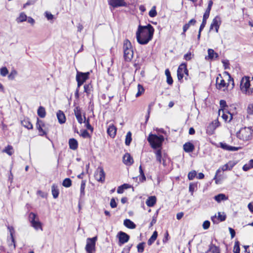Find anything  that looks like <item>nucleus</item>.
I'll use <instances>...</instances> for the list:
<instances>
[{
	"label": "nucleus",
	"mask_w": 253,
	"mask_h": 253,
	"mask_svg": "<svg viewBox=\"0 0 253 253\" xmlns=\"http://www.w3.org/2000/svg\"><path fill=\"white\" fill-rule=\"evenodd\" d=\"M154 29L152 25L138 26L136 33V40L140 44H147L153 38Z\"/></svg>",
	"instance_id": "f257e3e1"
},
{
	"label": "nucleus",
	"mask_w": 253,
	"mask_h": 253,
	"mask_svg": "<svg viewBox=\"0 0 253 253\" xmlns=\"http://www.w3.org/2000/svg\"><path fill=\"white\" fill-rule=\"evenodd\" d=\"M242 92L246 95H253V77L245 76L242 78L240 82Z\"/></svg>",
	"instance_id": "f03ea898"
},
{
	"label": "nucleus",
	"mask_w": 253,
	"mask_h": 253,
	"mask_svg": "<svg viewBox=\"0 0 253 253\" xmlns=\"http://www.w3.org/2000/svg\"><path fill=\"white\" fill-rule=\"evenodd\" d=\"M238 138L243 141L251 140L253 136V129L251 127L241 128L236 133Z\"/></svg>",
	"instance_id": "7ed1b4c3"
},
{
	"label": "nucleus",
	"mask_w": 253,
	"mask_h": 253,
	"mask_svg": "<svg viewBox=\"0 0 253 253\" xmlns=\"http://www.w3.org/2000/svg\"><path fill=\"white\" fill-rule=\"evenodd\" d=\"M147 140L153 148L157 149L161 146L164 140V137L163 135L158 136L155 134H150L147 138Z\"/></svg>",
	"instance_id": "20e7f679"
},
{
	"label": "nucleus",
	"mask_w": 253,
	"mask_h": 253,
	"mask_svg": "<svg viewBox=\"0 0 253 253\" xmlns=\"http://www.w3.org/2000/svg\"><path fill=\"white\" fill-rule=\"evenodd\" d=\"M124 56L125 60L127 62H129L133 56V51L132 50L131 42L128 40H125L124 42Z\"/></svg>",
	"instance_id": "39448f33"
},
{
	"label": "nucleus",
	"mask_w": 253,
	"mask_h": 253,
	"mask_svg": "<svg viewBox=\"0 0 253 253\" xmlns=\"http://www.w3.org/2000/svg\"><path fill=\"white\" fill-rule=\"evenodd\" d=\"M225 73L228 76V83L227 84L225 83L220 74H219L216 78V86L218 89H221L225 86H228L230 82L232 83V87L234 86L233 79L231 77L228 73L225 72Z\"/></svg>",
	"instance_id": "423d86ee"
},
{
	"label": "nucleus",
	"mask_w": 253,
	"mask_h": 253,
	"mask_svg": "<svg viewBox=\"0 0 253 253\" xmlns=\"http://www.w3.org/2000/svg\"><path fill=\"white\" fill-rule=\"evenodd\" d=\"M29 221L31 226L36 230H42V223L39 221L38 215L34 212H30L29 215Z\"/></svg>",
	"instance_id": "0eeeda50"
},
{
	"label": "nucleus",
	"mask_w": 253,
	"mask_h": 253,
	"mask_svg": "<svg viewBox=\"0 0 253 253\" xmlns=\"http://www.w3.org/2000/svg\"><path fill=\"white\" fill-rule=\"evenodd\" d=\"M97 237L86 239V245L85 248L86 252L93 253L95 251V243L97 241Z\"/></svg>",
	"instance_id": "6e6552de"
},
{
	"label": "nucleus",
	"mask_w": 253,
	"mask_h": 253,
	"mask_svg": "<svg viewBox=\"0 0 253 253\" xmlns=\"http://www.w3.org/2000/svg\"><path fill=\"white\" fill-rule=\"evenodd\" d=\"M89 72L82 73L78 72L76 80L78 82V87L81 86L89 78Z\"/></svg>",
	"instance_id": "1a4fd4ad"
},
{
	"label": "nucleus",
	"mask_w": 253,
	"mask_h": 253,
	"mask_svg": "<svg viewBox=\"0 0 253 253\" xmlns=\"http://www.w3.org/2000/svg\"><path fill=\"white\" fill-rule=\"evenodd\" d=\"M221 24V18L219 16H216L214 17V18L212 20V21L210 26V30L215 29V32L216 33L218 32V30L219 27Z\"/></svg>",
	"instance_id": "9d476101"
},
{
	"label": "nucleus",
	"mask_w": 253,
	"mask_h": 253,
	"mask_svg": "<svg viewBox=\"0 0 253 253\" xmlns=\"http://www.w3.org/2000/svg\"><path fill=\"white\" fill-rule=\"evenodd\" d=\"M36 127L39 131L40 135L43 136L46 134V131L45 129V124L42 121L39 120L38 118H37Z\"/></svg>",
	"instance_id": "9b49d317"
},
{
	"label": "nucleus",
	"mask_w": 253,
	"mask_h": 253,
	"mask_svg": "<svg viewBox=\"0 0 253 253\" xmlns=\"http://www.w3.org/2000/svg\"><path fill=\"white\" fill-rule=\"evenodd\" d=\"M117 237L119 238V245L120 246L127 242L129 239V236L122 231H120L118 233Z\"/></svg>",
	"instance_id": "f8f14e48"
},
{
	"label": "nucleus",
	"mask_w": 253,
	"mask_h": 253,
	"mask_svg": "<svg viewBox=\"0 0 253 253\" xmlns=\"http://www.w3.org/2000/svg\"><path fill=\"white\" fill-rule=\"evenodd\" d=\"M94 178L98 181H103L105 178V174L101 168H98L94 173Z\"/></svg>",
	"instance_id": "ddd939ff"
},
{
	"label": "nucleus",
	"mask_w": 253,
	"mask_h": 253,
	"mask_svg": "<svg viewBox=\"0 0 253 253\" xmlns=\"http://www.w3.org/2000/svg\"><path fill=\"white\" fill-rule=\"evenodd\" d=\"M211 219L213 223L217 224L220 221H223L226 219V215L224 213H221L219 212L218 213V216L215 215L211 217Z\"/></svg>",
	"instance_id": "4468645a"
},
{
	"label": "nucleus",
	"mask_w": 253,
	"mask_h": 253,
	"mask_svg": "<svg viewBox=\"0 0 253 253\" xmlns=\"http://www.w3.org/2000/svg\"><path fill=\"white\" fill-rule=\"evenodd\" d=\"M184 71L187 72V69L185 64H181L178 68L177 74L178 80H181L184 77Z\"/></svg>",
	"instance_id": "2eb2a0df"
},
{
	"label": "nucleus",
	"mask_w": 253,
	"mask_h": 253,
	"mask_svg": "<svg viewBox=\"0 0 253 253\" xmlns=\"http://www.w3.org/2000/svg\"><path fill=\"white\" fill-rule=\"evenodd\" d=\"M123 163L126 166H130L133 163V159L129 153H126L123 156Z\"/></svg>",
	"instance_id": "dca6fc26"
},
{
	"label": "nucleus",
	"mask_w": 253,
	"mask_h": 253,
	"mask_svg": "<svg viewBox=\"0 0 253 253\" xmlns=\"http://www.w3.org/2000/svg\"><path fill=\"white\" fill-rule=\"evenodd\" d=\"M221 113H222V118L225 122H230V121L232 119V114L228 111H225L224 109H222V111L220 110L219 111V115H220Z\"/></svg>",
	"instance_id": "f3484780"
},
{
	"label": "nucleus",
	"mask_w": 253,
	"mask_h": 253,
	"mask_svg": "<svg viewBox=\"0 0 253 253\" xmlns=\"http://www.w3.org/2000/svg\"><path fill=\"white\" fill-rule=\"evenodd\" d=\"M220 145L221 148L229 151H238L240 149V147L231 146L223 142H221L220 143Z\"/></svg>",
	"instance_id": "a211bd4d"
},
{
	"label": "nucleus",
	"mask_w": 253,
	"mask_h": 253,
	"mask_svg": "<svg viewBox=\"0 0 253 253\" xmlns=\"http://www.w3.org/2000/svg\"><path fill=\"white\" fill-rule=\"evenodd\" d=\"M126 5L127 4L124 0H112V7H118Z\"/></svg>",
	"instance_id": "6ab92c4d"
},
{
	"label": "nucleus",
	"mask_w": 253,
	"mask_h": 253,
	"mask_svg": "<svg viewBox=\"0 0 253 253\" xmlns=\"http://www.w3.org/2000/svg\"><path fill=\"white\" fill-rule=\"evenodd\" d=\"M75 115L80 124H82L83 120L82 117L81 109L79 107H76L74 109Z\"/></svg>",
	"instance_id": "aec40b11"
},
{
	"label": "nucleus",
	"mask_w": 253,
	"mask_h": 253,
	"mask_svg": "<svg viewBox=\"0 0 253 253\" xmlns=\"http://www.w3.org/2000/svg\"><path fill=\"white\" fill-rule=\"evenodd\" d=\"M195 147L191 142H187L183 145L184 150L187 153L192 152L194 150Z\"/></svg>",
	"instance_id": "412c9836"
},
{
	"label": "nucleus",
	"mask_w": 253,
	"mask_h": 253,
	"mask_svg": "<svg viewBox=\"0 0 253 253\" xmlns=\"http://www.w3.org/2000/svg\"><path fill=\"white\" fill-rule=\"evenodd\" d=\"M56 115H57V117L58 122L60 124H62L65 123L66 117H65V114H64V113L62 111L59 110L57 112Z\"/></svg>",
	"instance_id": "4be33fe9"
},
{
	"label": "nucleus",
	"mask_w": 253,
	"mask_h": 253,
	"mask_svg": "<svg viewBox=\"0 0 253 253\" xmlns=\"http://www.w3.org/2000/svg\"><path fill=\"white\" fill-rule=\"evenodd\" d=\"M196 23V20L195 19H191L188 23L185 24L183 27L182 35H185L186 31L189 28L191 25H194Z\"/></svg>",
	"instance_id": "5701e85b"
},
{
	"label": "nucleus",
	"mask_w": 253,
	"mask_h": 253,
	"mask_svg": "<svg viewBox=\"0 0 253 253\" xmlns=\"http://www.w3.org/2000/svg\"><path fill=\"white\" fill-rule=\"evenodd\" d=\"M7 228L9 230L10 233V238L9 239H11V242L13 243V248L15 249L16 245L15 243V240L13 236V234L14 233V229L12 226H7Z\"/></svg>",
	"instance_id": "b1692460"
},
{
	"label": "nucleus",
	"mask_w": 253,
	"mask_h": 253,
	"mask_svg": "<svg viewBox=\"0 0 253 253\" xmlns=\"http://www.w3.org/2000/svg\"><path fill=\"white\" fill-rule=\"evenodd\" d=\"M69 145L70 148L73 150H75L77 149L78 146V141L74 138H71L69 141Z\"/></svg>",
	"instance_id": "393cba45"
},
{
	"label": "nucleus",
	"mask_w": 253,
	"mask_h": 253,
	"mask_svg": "<svg viewBox=\"0 0 253 253\" xmlns=\"http://www.w3.org/2000/svg\"><path fill=\"white\" fill-rule=\"evenodd\" d=\"M156 203V198L155 196H150L146 201V204L149 207H153Z\"/></svg>",
	"instance_id": "a878e982"
},
{
	"label": "nucleus",
	"mask_w": 253,
	"mask_h": 253,
	"mask_svg": "<svg viewBox=\"0 0 253 253\" xmlns=\"http://www.w3.org/2000/svg\"><path fill=\"white\" fill-rule=\"evenodd\" d=\"M124 225L129 229H134L136 227V225L131 220L128 219H126L124 221Z\"/></svg>",
	"instance_id": "bb28decb"
},
{
	"label": "nucleus",
	"mask_w": 253,
	"mask_h": 253,
	"mask_svg": "<svg viewBox=\"0 0 253 253\" xmlns=\"http://www.w3.org/2000/svg\"><path fill=\"white\" fill-rule=\"evenodd\" d=\"M214 199L217 202L220 203L222 201H226L228 197L224 194H219L214 197Z\"/></svg>",
	"instance_id": "cd10ccee"
},
{
	"label": "nucleus",
	"mask_w": 253,
	"mask_h": 253,
	"mask_svg": "<svg viewBox=\"0 0 253 253\" xmlns=\"http://www.w3.org/2000/svg\"><path fill=\"white\" fill-rule=\"evenodd\" d=\"M52 194L54 199H56L59 195V190L58 186L55 184H53L51 187Z\"/></svg>",
	"instance_id": "c85d7f7f"
},
{
	"label": "nucleus",
	"mask_w": 253,
	"mask_h": 253,
	"mask_svg": "<svg viewBox=\"0 0 253 253\" xmlns=\"http://www.w3.org/2000/svg\"><path fill=\"white\" fill-rule=\"evenodd\" d=\"M21 124L23 126L29 129L33 128V125L28 119L22 121Z\"/></svg>",
	"instance_id": "c756f323"
},
{
	"label": "nucleus",
	"mask_w": 253,
	"mask_h": 253,
	"mask_svg": "<svg viewBox=\"0 0 253 253\" xmlns=\"http://www.w3.org/2000/svg\"><path fill=\"white\" fill-rule=\"evenodd\" d=\"M208 251L211 252V253H220V249L218 247L211 244L209 246Z\"/></svg>",
	"instance_id": "7c9ffc66"
},
{
	"label": "nucleus",
	"mask_w": 253,
	"mask_h": 253,
	"mask_svg": "<svg viewBox=\"0 0 253 253\" xmlns=\"http://www.w3.org/2000/svg\"><path fill=\"white\" fill-rule=\"evenodd\" d=\"M27 19V16L24 12H21L20 13L19 16L16 18V21L17 23H21L26 21Z\"/></svg>",
	"instance_id": "2f4dec72"
},
{
	"label": "nucleus",
	"mask_w": 253,
	"mask_h": 253,
	"mask_svg": "<svg viewBox=\"0 0 253 253\" xmlns=\"http://www.w3.org/2000/svg\"><path fill=\"white\" fill-rule=\"evenodd\" d=\"M37 113L40 117L42 118H44L46 115L45 108L42 106H40L38 109Z\"/></svg>",
	"instance_id": "473e14b6"
},
{
	"label": "nucleus",
	"mask_w": 253,
	"mask_h": 253,
	"mask_svg": "<svg viewBox=\"0 0 253 253\" xmlns=\"http://www.w3.org/2000/svg\"><path fill=\"white\" fill-rule=\"evenodd\" d=\"M208 52L209 58L210 59L217 58L218 57V54L215 52L212 49H209L208 50Z\"/></svg>",
	"instance_id": "72a5a7b5"
},
{
	"label": "nucleus",
	"mask_w": 253,
	"mask_h": 253,
	"mask_svg": "<svg viewBox=\"0 0 253 253\" xmlns=\"http://www.w3.org/2000/svg\"><path fill=\"white\" fill-rule=\"evenodd\" d=\"M221 172V169H218L216 171L215 175L213 178V179L215 180V182L216 184H219L221 183L222 179L220 178V175H219V173Z\"/></svg>",
	"instance_id": "f704fd0d"
},
{
	"label": "nucleus",
	"mask_w": 253,
	"mask_h": 253,
	"mask_svg": "<svg viewBox=\"0 0 253 253\" xmlns=\"http://www.w3.org/2000/svg\"><path fill=\"white\" fill-rule=\"evenodd\" d=\"M158 236V233L156 231H154L150 237V238L148 241V245L150 246L156 240Z\"/></svg>",
	"instance_id": "c9c22d12"
},
{
	"label": "nucleus",
	"mask_w": 253,
	"mask_h": 253,
	"mask_svg": "<svg viewBox=\"0 0 253 253\" xmlns=\"http://www.w3.org/2000/svg\"><path fill=\"white\" fill-rule=\"evenodd\" d=\"M165 74L167 76V83L171 85L173 83V80L171 77L170 72L169 69H166L165 71Z\"/></svg>",
	"instance_id": "e433bc0d"
},
{
	"label": "nucleus",
	"mask_w": 253,
	"mask_h": 253,
	"mask_svg": "<svg viewBox=\"0 0 253 253\" xmlns=\"http://www.w3.org/2000/svg\"><path fill=\"white\" fill-rule=\"evenodd\" d=\"M86 180H82L80 188V197H83L84 196V189L85 187Z\"/></svg>",
	"instance_id": "4c0bfd02"
},
{
	"label": "nucleus",
	"mask_w": 253,
	"mask_h": 253,
	"mask_svg": "<svg viewBox=\"0 0 253 253\" xmlns=\"http://www.w3.org/2000/svg\"><path fill=\"white\" fill-rule=\"evenodd\" d=\"M2 152L7 153L9 156L12 155L14 153L13 147L11 145H8L6 147Z\"/></svg>",
	"instance_id": "58836bf2"
},
{
	"label": "nucleus",
	"mask_w": 253,
	"mask_h": 253,
	"mask_svg": "<svg viewBox=\"0 0 253 253\" xmlns=\"http://www.w3.org/2000/svg\"><path fill=\"white\" fill-rule=\"evenodd\" d=\"M62 185L65 187H70L72 185V180L69 178H66L63 180Z\"/></svg>",
	"instance_id": "ea45409f"
},
{
	"label": "nucleus",
	"mask_w": 253,
	"mask_h": 253,
	"mask_svg": "<svg viewBox=\"0 0 253 253\" xmlns=\"http://www.w3.org/2000/svg\"><path fill=\"white\" fill-rule=\"evenodd\" d=\"M209 16L204 14L202 23L201 24V26L200 27L201 30H203V29L205 28V27L206 25V23H207V20L209 18Z\"/></svg>",
	"instance_id": "a19ab883"
},
{
	"label": "nucleus",
	"mask_w": 253,
	"mask_h": 253,
	"mask_svg": "<svg viewBox=\"0 0 253 253\" xmlns=\"http://www.w3.org/2000/svg\"><path fill=\"white\" fill-rule=\"evenodd\" d=\"M139 171L140 173V175L141 176V178H140V180L142 182H143L146 180V177L144 174V172L142 169V166L140 165L139 167Z\"/></svg>",
	"instance_id": "79ce46f5"
},
{
	"label": "nucleus",
	"mask_w": 253,
	"mask_h": 253,
	"mask_svg": "<svg viewBox=\"0 0 253 253\" xmlns=\"http://www.w3.org/2000/svg\"><path fill=\"white\" fill-rule=\"evenodd\" d=\"M137 92L136 94V97H138L144 91L143 87L140 84L137 85Z\"/></svg>",
	"instance_id": "37998d69"
},
{
	"label": "nucleus",
	"mask_w": 253,
	"mask_h": 253,
	"mask_svg": "<svg viewBox=\"0 0 253 253\" xmlns=\"http://www.w3.org/2000/svg\"><path fill=\"white\" fill-rule=\"evenodd\" d=\"M157 14V12L156 10V6H153L150 11L149 12V15L151 17H154Z\"/></svg>",
	"instance_id": "c03bdc74"
},
{
	"label": "nucleus",
	"mask_w": 253,
	"mask_h": 253,
	"mask_svg": "<svg viewBox=\"0 0 253 253\" xmlns=\"http://www.w3.org/2000/svg\"><path fill=\"white\" fill-rule=\"evenodd\" d=\"M240 243L239 241H236L235 243V245L233 249V252L234 253H240Z\"/></svg>",
	"instance_id": "a18cd8bd"
},
{
	"label": "nucleus",
	"mask_w": 253,
	"mask_h": 253,
	"mask_svg": "<svg viewBox=\"0 0 253 253\" xmlns=\"http://www.w3.org/2000/svg\"><path fill=\"white\" fill-rule=\"evenodd\" d=\"M156 155V160L160 163H161L162 160V154L161 150H158L155 152Z\"/></svg>",
	"instance_id": "49530a36"
},
{
	"label": "nucleus",
	"mask_w": 253,
	"mask_h": 253,
	"mask_svg": "<svg viewBox=\"0 0 253 253\" xmlns=\"http://www.w3.org/2000/svg\"><path fill=\"white\" fill-rule=\"evenodd\" d=\"M131 141V133L130 132H128L126 135V141H125L126 144V145H129Z\"/></svg>",
	"instance_id": "de8ad7c7"
},
{
	"label": "nucleus",
	"mask_w": 253,
	"mask_h": 253,
	"mask_svg": "<svg viewBox=\"0 0 253 253\" xmlns=\"http://www.w3.org/2000/svg\"><path fill=\"white\" fill-rule=\"evenodd\" d=\"M17 72L16 70H13L11 71L10 74L8 75V78L10 80L14 79L15 76L17 75Z\"/></svg>",
	"instance_id": "09e8293b"
},
{
	"label": "nucleus",
	"mask_w": 253,
	"mask_h": 253,
	"mask_svg": "<svg viewBox=\"0 0 253 253\" xmlns=\"http://www.w3.org/2000/svg\"><path fill=\"white\" fill-rule=\"evenodd\" d=\"M197 187V184L194 183H190L189 187V192H191V195H193V193L195 190V188Z\"/></svg>",
	"instance_id": "8fccbe9b"
},
{
	"label": "nucleus",
	"mask_w": 253,
	"mask_h": 253,
	"mask_svg": "<svg viewBox=\"0 0 253 253\" xmlns=\"http://www.w3.org/2000/svg\"><path fill=\"white\" fill-rule=\"evenodd\" d=\"M0 73L2 76L5 77L8 73V71L5 67H4L0 68Z\"/></svg>",
	"instance_id": "3c124183"
},
{
	"label": "nucleus",
	"mask_w": 253,
	"mask_h": 253,
	"mask_svg": "<svg viewBox=\"0 0 253 253\" xmlns=\"http://www.w3.org/2000/svg\"><path fill=\"white\" fill-rule=\"evenodd\" d=\"M197 174L195 170H192L189 172L188 174V178L189 180H193Z\"/></svg>",
	"instance_id": "603ef678"
},
{
	"label": "nucleus",
	"mask_w": 253,
	"mask_h": 253,
	"mask_svg": "<svg viewBox=\"0 0 253 253\" xmlns=\"http://www.w3.org/2000/svg\"><path fill=\"white\" fill-rule=\"evenodd\" d=\"M144 243H139L137 245V248L138 252H139V253H143V252L144 249Z\"/></svg>",
	"instance_id": "864d4df0"
},
{
	"label": "nucleus",
	"mask_w": 253,
	"mask_h": 253,
	"mask_svg": "<svg viewBox=\"0 0 253 253\" xmlns=\"http://www.w3.org/2000/svg\"><path fill=\"white\" fill-rule=\"evenodd\" d=\"M247 112L250 115H253V103L250 104L248 105Z\"/></svg>",
	"instance_id": "5fc2aeb1"
},
{
	"label": "nucleus",
	"mask_w": 253,
	"mask_h": 253,
	"mask_svg": "<svg viewBox=\"0 0 253 253\" xmlns=\"http://www.w3.org/2000/svg\"><path fill=\"white\" fill-rule=\"evenodd\" d=\"M81 135L84 138H87L89 136V133L86 130H81Z\"/></svg>",
	"instance_id": "6e6d98bb"
},
{
	"label": "nucleus",
	"mask_w": 253,
	"mask_h": 253,
	"mask_svg": "<svg viewBox=\"0 0 253 253\" xmlns=\"http://www.w3.org/2000/svg\"><path fill=\"white\" fill-rule=\"evenodd\" d=\"M91 86L90 84H85L84 85V91L87 94H89L91 90Z\"/></svg>",
	"instance_id": "4d7b16f0"
},
{
	"label": "nucleus",
	"mask_w": 253,
	"mask_h": 253,
	"mask_svg": "<svg viewBox=\"0 0 253 253\" xmlns=\"http://www.w3.org/2000/svg\"><path fill=\"white\" fill-rule=\"evenodd\" d=\"M45 16L48 20H51L53 19V15L48 11L45 12Z\"/></svg>",
	"instance_id": "13d9d810"
},
{
	"label": "nucleus",
	"mask_w": 253,
	"mask_h": 253,
	"mask_svg": "<svg viewBox=\"0 0 253 253\" xmlns=\"http://www.w3.org/2000/svg\"><path fill=\"white\" fill-rule=\"evenodd\" d=\"M210 226V222L209 220H206L203 222V228L204 229H208Z\"/></svg>",
	"instance_id": "bf43d9fd"
},
{
	"label": "nucleus",
	"mask_w": 253,
	"mask_h": 253,
	"mask_svg": "<svg viewBox=\"0 0 253 253\" xmlns=\"http://www.w3.org/2000/svg\"><path fill=\"white\" fill-rule=\"evenodd\" d=\"M131 246L132 245L126 246L122 251V253H128L130 248H131Z\"/></svg>",
	"instance_id": "052dcab7"
},
{
	"label": "nucleus",
	"mask_w": 253,
	"mask_h": 253,
	"mask_svg": "<svg viewBox=\"0 0 253 253\" xmlns=\"http://www.w3.org/2000/svg\"><path fill=\"white\" fill-rule=\"evenodd\" d=\"M84 123H86V126L87 127V128L88 129H90V130H93V127L91 126L89 124V120H87L86 122V120H85V116H84Z\"/></svg>",
	"instance_id": "680f3d73"
},
{
	"label": "nucleus",
	"mask_w": 253,
	"mask_h": 253,
	"mask_svg": "<svg viewBox=\"0 0 253 253\" xmlns=\"http://www.w3.org/2000/svg\"><path fill=\"white\" fill-rule=\"evenodd\" d=\"M184 59L186 60H189L192 58V54L191 52H188L184 55Z\"/></svg>",
	"instance_id": "e2e57ef3"
},
{
	"label": "nucleus",
	"mask_w": 253,
	"mask_h": 253,
	"mask_svg": "<svg viewBox=\"0 0 253 253\" xmlns=\"http://www.w3.org/2000/svg\"><path fill=\"white\" fill-rule=\"evenodd\" d=\"M221 171H225L227 170H229V164H225L222 166L220 168H219Z\"/></svg>",
	"instance_id": "0e129e2a"
},
{
	"label": "nucleus",
	"mask_w": 253,
	"mask_h": 253,
	"mask_svg": "<svg viewBox=\"0 0 253 253\" xmlns=\"http://www.w3.org/2000/svg\"><path fill=\"white\" fill-rule=\"evenodd\" d=\"M229 230L230 233L231 234V238H233L235 236V230L230 227L229 228Z\"/></svg>",
	"instance_id": "69168bd1"
},
{
	"label": "nucleus",
	"mask_w": 253,
	"mask_h": 253,
	"mask_svg": "<svg viewBox=\"0 0 253 253\" xmlns=\"http://www.w3.org/2000/svg\"><path fill=\"white\" fill-rule=\"evenodd\" d=\"M27 20H28V22L31 24L32 25H34L35 21V20L31 17H27Z\"/></svg>",
	"instance_id": "338daca9"
},
{
	"label": "nucleus",
	"mask_w": 253,
	"mask_h": 253,
	"mask_svg": "<svg viewBox=\"0 0 253 253\" xmlns=\"http://www.w3.org/2000/svg\"><path fill=\"white\" fill-rule=\"evenodd\" d=\"M183 215L184 213L182 212H179L176 214V218L180 220L183 216Z\"/></svg>",
	"instance_id": "774afa93"
}]
</instances>
